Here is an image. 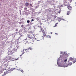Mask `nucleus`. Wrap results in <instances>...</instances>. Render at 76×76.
Instances as JSON below:
<instances>
[{"label": "nucleus", "instance_id": "1", "mask_svg": "<svg viewBox=\"0 0 76 76\" xmlns=\"http://www.w3.org/2000/svg\"><path fill=\"white\" fill-rule=\"evenodd\" d=\"M26 40H28V41H26V42H28L29 43H31L32 42V40L31 39V37L28 36L26 39H25L24 40V41H26Z\"/></svg>", "mask_w": 76, "mask_h": 76}, {"label": "nucleus", "instance_id": "2", "mask_svg": "<svg viewBox=\"0 0 76 76\" xmlns=\"http://www.w3.org/2000/svg\"><path fill=\"white\" fill-rule=\"evenodd\" d=\"M32 50V48H31V47H30L28 48L25 49L24 50L25 51L26 54H29V50Z\"/></svg>", "mask_w": 76, "mask_h": 76}, {"label": "nucleus", "instance_id": "3", "mask_svg": "<svg viewBox=\"0 0 76 76\" xmlns=\"http://www.w3.org/2000/svg\"><path fill=\"white\" fill-rule=\"evenodd\" d=\"M42 32L43 33V34H42V37L43 39H44V38L45 36H47V35L45 34V32L44 31V30H42Z\"/></svg>", "mask_w": 76, "mask_h": 76}, {"label": "nucleus", "instance_id": "4", "mask_svg": "<svg viewBox=\"0 0 76 76\" xmlns=\"http://www.w3.org/2000/svg\"><path fill=\"white\" fill-rule=\"evenodd\" d=\"M8 55H11V54H12L13 53L11 50H9L8 52Z\"/></svg>", "mask_w": 76, "mask_h": 76}, {"label": "nucleus", "instance_id": "5", "mask_svg": "<svg viewBox=\"0 0 76 76\" xmlns=\"http://www.w3.org/2000/svg\"><path fill=\"white\" fill-rule=\"evenodd\" d=\"M35 38V36H34V35H31V37H30V38H31V39L32 40L33 39H34V38Z\"/></svg>", "mask_w": 76, "mask_h": 76}, {"label": "nucleus", "instance_id": "6", "mask_svg": "<svg viewBox=\"0 0 76 76\" xmlns=\"http://www.w3.org/2000/svg\"><path fill=\"white\" fill-rule=\"evenodd\" d=\"M67 8L69 9V10H72V7H71L70 5H68V6Z\"/></svg>", "mask_w": 76, "mask_h": 76}, {"label": "nucleus", "instance_id": "7", "mask_svg": "<svg viewBox=\"0 0 76 76\" xmlns=\"http://www.w3.org/2000/svg\"><path fill=\"white\" fill-rule=\"evenodd\" d=\"M16 49H15V48L13 49V50H11L12 53H15V52H16Z\"/></svg>", "mask_w": 76, "mask_h": 76}, {"label": "nucleus", "instance_id": "8", "mask_svg": "<svg viewBox=\"0 0 76 76\" xmlns=\"http://www.w3.org/2000/svg\"><path fill=\"white\" fill-rule=\"evenodd\" d=\"M73 59H74V58H73L72 57H71L69 59V61H72V60H73Z\"/></svg>", "mask_w": 76, "mask_h": 76}, {"label": "nucleus", "instance_id": "9", "mask_svg": "<svg viewBox=\"0 0 76 76\" xmlns=\"http://www.w3.org/2000/svg\"><path fill=\"white\" fill-rule=\"evenodd\" d=\"M10 70H8V71L6 72H5L4 73V74H7V73H10Z\"/></svg>", "mask_w": 76, "mask_h": 76}, {"label": "nucleus", "instance_id": "10", "mask_svg": "<svg viewBox=\"0 0 76 76\" xmlns=\"http://www.w3.org/2000/svg\"><path fill=\"white\" fill-rule=\"evenodd\" d=\"M15 69H16L12 68L10 70V72H12V71H13V70H15Z\"/></svg>", "mask_w": 76, "mask_h": 76}, {"label": "nucleus", "instance_id": "11", "mask_svg": "<svg viewBox=\"0 0 76 76\" xmlns=\"http://www.w3.org/2000/svg\"><path fill=\"white\" fill-rule=\"evenodd\" d=\"M72 62H70V63H69L68 64V65H67V66H71V65H72Z\"/></svg>", "mask_w": 76, "mask_h": 76}, {"label": "nucleus", "instance_id": "12", "mask_svg": "<svg viewBox=\"0 0 76 76\" xmlns=\"http://www.w3.org/2000/svg\"><path fill=\"white\" fill-rule=\"evenodd\" d=\"M25 5L26 6H29V3L28 2H26L25 4Z\"/></svg>", "mask_w": 76, "mask_h": 76}, {"label": "nucleus", "instance_id": "13", "mask_svg": "<svg viewBox=\"0 0 76 76\" xmlns=\"http://www.w3.org/2000/svg\"><path fill=\"white\" fill-rule=\"evenodd\" d=\"M5 67H7V64H4Z\"/></svg>", "mask_w": 76, "mask_h": 76}, {"label": "nucleus", "instance_id": "14", "mask_svg": "<svg viewBox=\"0 0 76 76\" xmlns=\"http://www.w3.org/2000/svg\"><path fill=\"white\" fill-rule=\"evenodd\" d=\"M69 55H70V53H68L67 54V57H69Z\"/></svg>", "mask_w": 76, "mask_h": 76}, {"label": "nucleus", "instance_id": "15", "mask_svg": "<svg viewBox=\"0 0 76 76\" xmlns=\"http://www.w3.org/2000/svg\"><path fill=\"white\" fill-rule=\"evenodd\" d=\"M64 63H66L67 62V59H66L65 60H64Z\"/></svg>", "mask_w": 76, "mask_h": 76}, {"label": "nucleus", "instance_id": "16", "mask_svg": "<svg viewBox=\"0 0 76 76\" xmlns=\"http://www.w3.org/2000/svg\"><path fill=\"white\" fill-rule=\"evenodd\" d=\"M10 60H12L13 59V58H12V57L11 56H10Z\"/></svg>", "mask_w": 76, "mask_h": 76}, {"label": "nucleus", "instance_id": "17", "mask_svg": "<svg viewBox=\"0 0 76 76\" xmlns=\"http://www.w3.org/2000/svg\"><path fill=\"white\" fill-rule=\"evenodd\" d=\"M69 14H70V11L68 12L67 13V15H69Z\"/></svg>", "mask_w": 76, "mask_h": 76}, {"label": "nucleus", "instance_id": "18", "mask_svg": "<svg viewBox=\"0 0 76 76\" xmlns=\"http://www.w3.org/2000/svg\"><path fill=\"white\" fill-rule=\"evenodd\" d=\"M7 68H8V70H10V67H7Z\"/></svg>", "mask_w": 76, "mask_h": 76}, {"label": "nucleus", "instance_id": "19", "mask_svg": "<svg viewBox=\"0 0 76 76\" xmlns=\"http://www.w3.org/2000/svg\"><path fill=\"white\" fill-rule=\"evenodd\" d=\"M57 24H58V23H56L55 24V26L56 27V26H57Z\"/></svg>", "mask_w": 76, "mask_h": 76}, {"label": "nucleus", "instance_id": "20", "mask_svg": "<svg viewBox=\"0 0 76 76\" xmlns=\"http://www.w3.org/2000/svg\"><path fill=\"white\" fill-rule=\"evenodd\" d=\"M27 23H29V22H30V21H29V20H27Z\"/></svg>", "mask_w": 76, "mask_h": 76}, {"label": "nucleus", "instance_id": "21", "mask_svg": "<svg viewBox=\"0 0 76 76\" xmlns=\"http://www.w3.org/2000/svg\"><path fill=\"white\" fill-rule=\"evenodd\" d=\"M24 10H27V8H26V7H25V8H24Z\"/></svg>", "mask_w": 76, "mask_h": 76}, {"label": "nucleus", "instance_id": "22", "mask_svg": "<svg viewBox=\"0 0 76 76\" xmlns=\"http://www.w3.org/2000/svg\"><path fill=\"white\" fill-rule=\"evenodd\" d=\"M30 6H31V7H32V4H30Z\"/></svg>", "mask_w": 76, "mask_h": 76}, {"label": "nucleus", "instance_id": "23", "mask_svg": "<svg viewBox=\"0 0 76 76\" xmlns=\"http://www.w3.org/2000/svg\"><path fill=\"white\" fill-rule=\"evenodd\" d=\"M15 31L17 32H18V29H16Z\"/></svg>", "mask_w": 76, "mask_h": 76}, {"label": "nucleus", "instance_id": "24", "mask_svg": "<svg viewBox=\"0 0 76 76\" xmlns=\"http://www.w3.org/2000/svg\"><path fill=\"white\" fill-rule=\"evenodd\" d=\"M34 19H32L31 20V22H32L33 21H34Z\"/></svg>", "mask_w": 76, "mask_h": 76}, {"label": "nucleus", "instance_id": "25", "mask_svg": "<svg viewBox=\"0 0 76 76\" xmlns=\"http://www.w3.org/2000/svg\"><path fill=\"white\" fill-rule=\"evenodd\" d=\"M42 30H44L43 29H42V28H41L40 29V31H42Z\"/></svg>", "mask_w": 76, "mask_h": 76}, {"label": "nucleus", "instance_id": "26", "mask_svg": "<svg viewBox=\"0 0 76 76\" xmlns=\"http://www.w3.org/2000/svg\"><path fill=\"white\" fill-rule=\"evenodd\" d=\"M21 72L23 73V70H21Z\"/></svg>", "mask_w": 76, "mask_h": 76}, {"label": "nucleus", "instance_id": "27", "mask_svg": "<svg viewBox=\"0 0 76 76\" xmlns=\"http://www.w3.org/2000/svg\"><path fill=\"white\" fill-rule=\"evenodd\" d=\"M21 27H22V28H23V25H21Z\"/></svg>", "mask_w": 76, "mask_h": 76}, {"label": "nucleus", "instance_id": "28", "mask_svg": "<svg viewBox=\"0 0 76 76\" xmlns=\"http://www.w3.org/2000/svg\"><path fill=\"white\" fill-rule=\"evenodd\" d=\"M39 28H40V29H42V28L41 27V26H40Z\"/></svg>", "mask_w": 76, "mask_h": 76}, {"label": "nucleus", "instance_id": "29", "mask_svg": "<svg viewBox=\"0 0 76 76\" xmlns=\"http://www.w3.org/2000/svg\"><path fill=\"white\" fill-rule=\"evenodd\" d=\"M19 24H22V23L21 22H19Z\"/></svg>", "mask_w": 76, "mask_h": 76}, {"label": "nucleus", "instance_id": "30", "mask_svg": "<svg viewBox=\"0 0 76 76\" xmlns=\"http://www.w3.org/2000/svg\"><path fill=\"white\" fill-rule=\"evenodd\" d=\"M61 54H63V52L61 51Z\"/></svg>", "mask_w": 76, "mask_h": 76}, {"label": "nucleus", "instance_id": "31", "mask_svg": "<svg viewBox=\"0 0 76 76\" xmlns=\"http://www.w3.org/2000/svg\"><path fill=\"white\" fill-rule=\"evenodd\" d=\"M22 54H22V55H20V57H22Z\"/></svg>", "mask_w": 76, "mask_h": 76}, {"label": "nucleus", "instance_id": "32", "mask_svg": "<svg viewBox=\"0 0 76 76\" xmlns=\"http://www.w3.org/2000/svg\"><path fill=\"white\" fill-rule=\"evenodd\" d=\"M55 34H56V35H58V34H57L56 33H55Z\"/></svg>", "mask_w": 76, "mask_h": 76}, {"label": "nucleus", "instance_id": "33", "mask_svg": "<svg viewBox=\"0 0 76 76\" xmlns=\"http://www.w3.org/2000/svg\"><path fill=\"white\" fill-rule=\"evenodd\" d=\"M64 67H67V66H64Z\"/></svg>", "mask_w": 76, "mask_h": 76}, {"label": "nucleus", "instance_id": "34", "mask_svg": "<svg viewBox=\"0 0 76 76\" xmlns=\"http://www.w3.org/2000/svg\"><path fill=\"white\" fill-rule=\"evenodd\" d=\"M40 23L41 25H42V23Z\"/></svg>", "mask_w": 76, "mask_h": 76}, {"label": "nucleus", "instance_id": "35", "mask_svg": "<svg viewBox=\"0 0 76 76\" xmlns=\"http://www.w3.org/2000/svg\"><path fill=\"white\" fill-rule=\"evenodd\" d=\"M48 37H49L50 38H51V37H50V36H48Z\"/></svg>", "mask_w": 76, "mask_h": 76}, {"label": "nucleus", "instance_id": "36", "mask_svg": "<svg viewBox=\"0 0 76 76\" xmlns=\"http://www.w3.org/2000/svg\"><path fill=\"white\" fill-rule=\"evenodd\" d=\"M65 52H64V54H65Z\"/></svg>", "mask_w": 76, "mask_h": 76}, {"label": "nucleus", "instance_id": "37", "mask_svg": "<svg viewBox=\"0 0 76 76\" xmlns=\"http://www.w3.org/2000/svg\"><path fill=\"white\" fill-rule=\"evenodd\" d=\"M18 60V59H16V60Z\"/></svg>", "mask_w": 76, "mask_h": 76}, {"label": "nucleus", "instance_id": "38", "mask_svg": "<svg viewBox=\"0 0 76 76\" xmlns=\"http://www.w3.org/2000/svg\"><path fill=\"white\" fill-rule=\"evenodd\" d=\"M8 62H9V61H8Z\"/></svg>", "mask_w": 76, "mask_h": 76}, {"label": "nucleus", "instance_id": "39", "mask_svg": "<svg viewBox=\"0 0 76 76\" xmlns=\"http://www.w3.org/2000/svg\"><path fill=\"white\" fill-rule=\"evenodd\" d=\"M4 70H6V69H4Z\"/></svg>", "mask_w": 76, "mask_h": 76}, {"label": "nucleus", "instance_id": "40", "mask_svg": "<svg viewBox=\"0 0 76 76\" xmlns=\"http://www.w3.org/2000/svg\"><path fill=\"white\" fill-rule=\"evenodd\" d=\"M51 34H52V33H51Z\"/></svg>", "mask_w": 76, "mask_h": 76}]
</instances>
